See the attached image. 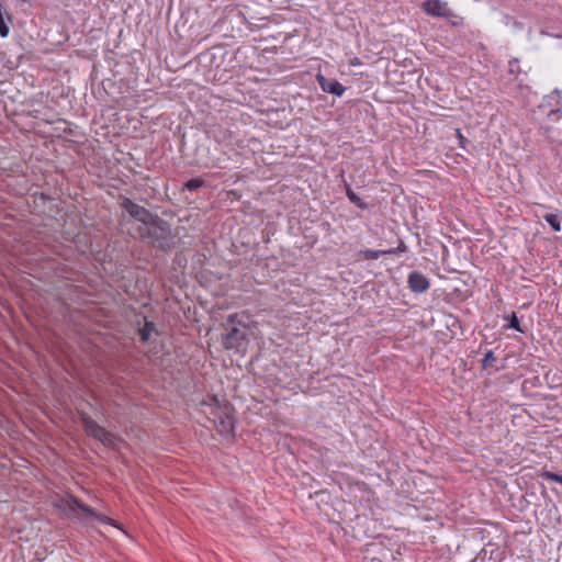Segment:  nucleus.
I'll use <instances>...</instances> for the list:
<instances>
[{
	"instance_id": "20e7f679",
	"label": "nucleus",
	"mask_w": 562,
	"mask_h": 562,
	"mask_svg": "<svg viewBox=\"0 0 562 562\" xmlns=\"http://www.w3.org/2000/svg\"><path fill=\"white\" fill-rule=\"evenodd\" d=\"M538 112L551 122L562 119V90L553 89L546 94L537 106Z\"/></svg>"
},
{
	"instance_id": "1a4fd4ad",
	"label": "nucleus",
	"mask_w": 562,
	"mask_h": 562,
	"mask_svg": "<svg viewBox=\"0 0 562 562\" xmlns=\"http://www.w3.org/2000/svg\"><path fill=\"white\" fill-rule=\"evenodd\" d=\"M79 418L88 436L97 440L105 436V428L100 426L86 412H79Z\"/></svg>"
},
{
	"instance_id": "9d476101",
	"label": "nucleus",
	"mask_w": 562,
	"mask_h": 562,
	"mask_svg": "<svg viewBox=\"0 0 562 562\" xmlns=\"http://www.w3.org/2000/svg\"><path fill=\"white\" fill-rule=\"evenodd\" d=\"M316 81L321 89L326 93L341 97L346 91V88L339 81L336 79H328L322 74H317Z\"/></svg>"
},
{
	"instance_id": "ddd939ff",
	"label": "nucleus",
	"mask_w": 562,
	"mask_h": 562,
	"mask_svg": "<svg viewBox=\"0 0 562 562\" xmlns=\"http://www.w3.org/2000/svg\"><path fill=\"white\" fill-rule=\"evenodd\" d=\"M542 218L551 226L554 232L562 229V216L559 213H546Z\"/></svg>"
},
{
	"instance_id": "7ed1b4c3",
	"label": "nucleus",
	"mask_w": 562,
	"mask_h": 562,
	"mask_svg": "<svg viewBox=\"0 0 562 562\" xmlns=\"http://www.w3.org/2000/svg\"><path fill=\"white\" fill-rule=\"evenodd\" d=\"M248 316L244 313L231 314L222 333V342L226 350L246 351L251 336V329L248 326Z\"/></svg>"
},
{
	"instance_id": "5701e85b",
	"label": "nucleus",
	"mask_w": 562,
	"mask_h": 562,
	"mask_svg": "<svg viewBox=\"0 0 562 562\" xmlns=\"http://www.w3.org/2000/svg\"><path fill=\"white\" fill-rule=\"evenodd\" d=\"M204 167H216L220 164L218 158H209L207 160L202 162Z\"/></svg>"
},
{
	"instance_id": "4468645a",
	"label": "nucleus",
	"mask_w": 562,
	"mask_h": 562,
	"mask_svg": "<svg viewBox=\"0 0 562 562\" xmlns=\"http://www.w3.org/2000/svg\"><path fill=\"white\" fill-rule=\"evenodd\" d=\"M346 195L348 200L355 204L356 206L360 207L361 210H367L369 207V204L364 202L352 189L349 184H346Z\"/></svg>"
},
{
	"instance_id": "aec40b11",
	"label": "nucleus",
	"mask_w": 562,
	"mask_h": 562,
	"mask_svg": "<svg viewBox=\"0 0 562 562\" xmlns=\"http://www.w3.org/2000/svg\"><path fill=\"white\" fill-rule=\"evenodd\" d=\"M114 436L105 429V436L101 437L99 441H101L104 446H111L113 443Z\"/></svg>"
},
{
	"instance_id": "f3484780",
	"label": "nucleus",
	"mask_w": 562,
	"mask_h": 562,
	"mask_svg": "<svg viewBox=\"0 0 562 562\" xmlns=\"http://www.w3.org/2000/svg\"><path fill=\"white\" fill-rule=\"evenodd\" d=\"M4 15H7V19L9 22H11V15L4 10V8L0 4V36L7 37L9 34V25L4 19Z\"/></svg>"
},
{
	"instance_id": "a211bd4d",
	"label": "nucleus",
	"mask_w": 562,
	"mask_h": 562,
	"mask_svg": "<svg viewBox=\"0 0 562 562\" xmlns=\"http://www.w3.org/2000/svg\"><path fill=\"white\" fill-rule=\"evenodd\" d=\"M203 184H204L203 179L192 178V179L188 180L187 182H184L183 189L188 190V191H194V190L201 188Z\"/></svg>"
},
{
	"instance_id": "2eb2a0df",
	"label": "nucleus",
	"mask_w": 562,
	"mask_h": 562,
	"mask_svg": "<svg viewBox=\"0 0 562 562\" xmlns=\"http://www.w3.org/2000/svg\"><path fill=\"white\" fill-rule=\"evenodd\" d=\"M392 251H386V250H372V249H363V250H360L357 256L360 258V259H363V260H376L379 259L381 256L383 255H386V254H391Z\"/></svg>"
},
{
	"instance_id": "9b49d317",
	"label": "nucleus",
	"mask_w": 562,
	"mask_h": 562,
	"mask_svg": "<svg viewBox=\"0 0 562 562\" xmlns=\"http://www.w3.org/2000/svg\"><path fill=\"white\" fill-rule=\"evenodd\" d=\"M485 357L481 360L482 368L490 371H498L507 368L506 361L510 358V355L498 358L497 353H484Z\"/></svg>"
},
{
	"instance_id": "a878e982",
	"label": "nucleus",
	"mask_w": 562,
	"mask_h": 562,
	"mask_svg": "<svg viewBox=\"0 0 562 562\" xmlns=\"http://www.w3.org/2000/svg\"><path fill=\"white\" fill-rule=\"evenodd\" d=\"M216 140H217V143H221V142H223V140H224V138H218V137H216Z\"/></svg>"
},
{
	"instance_id": "dca6fc26",
	"label": "nucleus",
	"mask_w": 562,
	"mask_h": 562,
	"mask_svg": "<svg viewBox=\"0 0 562 562\" xmlns=\"http://www.w3.org/2000/svg\"><path fill=\"white\" fill-rule=\"evenodd\" d=\"M80 510L86 514L88 517L93 518L95 520H99L103 524H111V519L108 517H104L100 514H98L92 507L85 504L83 506H80Z\"/></svg>"
},
{
	"instance_id": "412c9836",
	"label": "nucleus",
	"mask_w": 562,
	"mask_h": 562,
	"mask_svg": "<svg viewBox=\"0 0 562 562\" xmlns=\"http://www.w3.org/2000/svg\"><path fill=\"white\" fill-rule=\"evenodd\" d=\"M405 250H406V245L402 240L400 241V244H398V246L396 248L386 249V251H393L390 255H395V254H398V252H404Z\"/></svg>"
},
{
	"instance_id": "f257e3e1",
	"label": "nucleus",
	"mask_w": 562,
	"mask_h": 562,
	"mask_svg": "<svg viewBox=\"0 0 562 562\" xmlns=\"http://www.w3.org/2000/svg\"><path fill=\"white\" fill-rule=\"evenodd\" d=\"M120 205L131 217L138 222L134 233H132L133 238H137L161 252H168L175 247L171 225L166 220L126 196L120 198Z\"/></svg>"
},
{
	"instance_id": "0eeeda50",
	"label": "nucleus",
	"mask_w": 562,
	"mask_h": 562,
	"mask_svg": "<svg viewBox=\"0 0 562 562\" xmlns=\"http://www.w3.org/2000/svg\"><path fill=\"white\" fill-rule=\"evenodd\" d=\"M422 8L431 16L448 18L452 14L447 3L440 0H426L423 2Z\"/></svg>"
},
{
	"instance_id": "423d86ee",
	"label": "nucleus",
	"mask_w": 562,
	"mask_h": 562,
	"mask_svg": "<svg viewBox=\"0 0 562 562\" xmlns=\"http://www.w3.org/2000/svg\"><path fill=\"white\" fill-rule=\"evenodd\" d=\"M407 285L414 293H424L430 288V281L424 273L412 271L407 277Z\"/></svg>"
},
{
	"instance_id": "f03ea898",
	"label": "nucleus",
	"mask_w": 562,
	"mask_h": 562,
	"mask_svg": "<svg viewBox=\"0 0 562 562\" xmlns=\"http://www.w3.org/2000/svg\"><path fill=\"white\" fill-rule=\"evenodd\" d=\"M202 412L222 436L234 437V407L226 401L221 402L216 396H209L201 402Z\"/></svg>"
},
{
	"instance_id": "39448f33",
	"label": "nucleus",
	"mask_w": 562,
	"mask_h": 562,
	"mask_svg": "<svg viewBox=\"0 0 562 562\" xmlns=\"http://www.w3.org/2000/svg\"><path fill=\"white\" fill-rule=\"evenodd\" d=\"M136 335L138 340L144 345H150L156 341L159 330L154 322L148 321L145 316L137 319Z\"/></svg>"
},
{
	"instance_id": "6ab92c4d",
	"label": "nucleus",
	"mask_w": 562,
	"mask_h": 562,
	"mask_svg": "<svg viewBox=\"0 0 562 562\" xmlns=\"http://www.w3.org/2000/svg\"><path fill=\"white\" fill-rule=\"evenodd\" d=\"M540 476L544 480H549V481H553V482L562 484V475L561 474L546 470V471L541 472Z\"/></svg>"
},
{
	"instance_id": "4be33fe9",
	"label": "nucleus",
	"mask_w": 562,
	"mask_h": 562,
	"mask_svg": "<svg viewBox=\"0 0 562 562\" xmlns=\"http://www.w3.org/2000/svg\"><path fill=\"white\" fill-rule=\"evenodd\" d=\"M456 133H457V137H458V140H459V146L461 148H465V144H467V138L462 135L461 131L459 128L456 130Z\"/></svg>"
},
{
	"instance_id": "6e6552de",
	"label": "nucleus",
	"mask_w": 562,
	"mask_h": 562,
	"mask_svg": "<svg viewBox=\"0 0 562 562\" xmlns=\"http://www.w3.org/2000/svg\"><path fill=\"white\" fill-rule=\"evenodd\" d=\"M79 418L88 436L97 440L105 436V428L100 426L86 412H79Z\"/></svg>"
},
{
	"instance_id": "f8f14e48",
	"label": "nucleus",
	"mask_w": 562,
	"mask_h": 562,
	"mask_svg": "<svg viewBox=\"0 0 562 562\" xmlns=\"http://www.w3.org/2000/svg\"><path fill=\"white\" fill-rule=\"evenodd\" d=\"M505 324L504 327L507 329H514L518 333L525 334L527 328L525 326H521L520 318L517 316L515 312H512L508 315H505L503 317Z\"/></svg>"
},
{
	"instance_id": "393cba45",
	"label": "nucleus",
	"mask_w": 562,
	"mask_h": 562,
	"mask_svg": "<svg viewBox=\"0 0 562 562\" xmlns=\"http://www.w3.org/2000/svg\"><path fill=\"white\" fill-rule=\"evenodd\" d=\"M350 65L351 66H359V65H361V61L359 60V58L356 57L353 60L350 61Z\"/></svg>"
},
{
	"instance_id": "b1692460",
	"label": "nucleus",
	"mask_w": 562,
	"mask_h": 562,
	"mask_svg": "<svg viewBox=\"0 0 562 562\" xmlns=\"http://www.w3.org/2000/svg\"><path fill=\"white\" fill-rule=\"evenodd\" d=\"M71 504H72V507L71 508H78L80 510V506H83L85 503L81 502L79 498L77 497H71Z\"/></svg>"
}]
</instances>
